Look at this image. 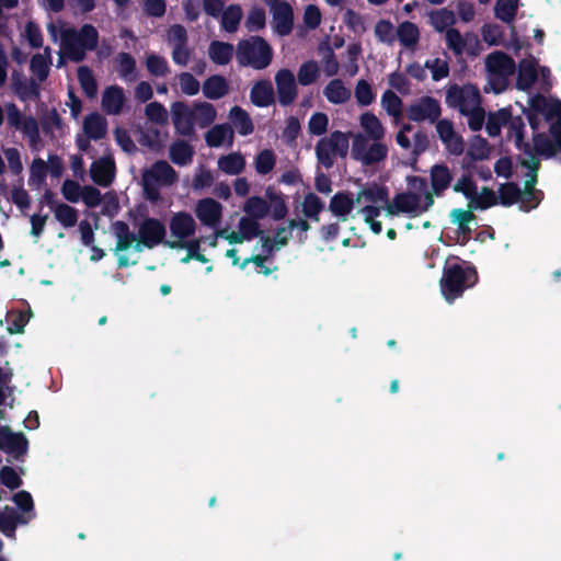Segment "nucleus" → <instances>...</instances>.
Returning a JSON list of instances; mask_svg holds the SVG:
<instances>
[{"label": "nucleus", "instance_id": "nucleus-63", "mask_svg": "<svg viewBox=\"0 0 561 561\" xmlns=\"http://www.w3.org/2000/svg\"><path fill=\"white\" fill-rule=\"evenodd\" d=\"M16 525V513L11 507H4L0 512V530L7 535L12 536Z\"/></svg>", "mask_w": 561, "mask_h": 561}, {"label": "nucleus", "instance_id": "nucleus-30", "mask_svg": "<svg viewBox=\"0 0 561 561\" xmlns=\"http://www.w3.org/2000/svg\"><path fill=\"white\" fill-rule=\"evenodd\" d=\"M83 131L89 139H100L106 133V121L100 114L93 113L84 118Z\"/></svg>", "mask_w": 561, "mask_h": 561}, {"label": "nucleus", "instance_id": "nucleus-19", "mask_svg": "<svg viewBox=\"0 0 561 561\" xmlns=\"http://www.w3.org/2000/svg\"><path fill=\"white\" fill-rule=\"evenodd\" d=\"M172 119L176 130L182 135H191L194 131V114L193 108H190L182 102H175L171 106Z\"/></svg>", "mask_w": 561, "mask_h": 561}, {"label": "nucleus", "instance_id": "nucleus-1", "mask_svg": "<svg viewBox=\"0 0 561 561\" xmlns=\"http://www.w3.org/2000/svg\"><path fill=\"white\" fill-rule=\"evenodd\" d=\"M137 234L130 231L124 221H115L111 230L116 239L114 253L119 267H127L137 262V255L145 249H152L163 242L165 227L157 218L145 217L136 224Z\"/></svg>", "mask_w": 561, "mask_h": 561}, {"label": "nucleus", "instance_id": "nucleus-62", "mask_svg": "<svg viewBox=\"0 0 561 561\" xmlns=\"http://www.w3.org/2000/svg\"><path fill=\"white\" fill-rule=\"evenodd\" d=\"M181 91L186 95H196L201 89L199 82L190 72H182L178 76Z\"/></svg>", "mask_w": 561, "mask_h": 561}, {"label": "nucleus", "instance_id": "nucleus-11", "mask_svg": "<svg viewBox=\"0 0 561 561\" xmlns=\"http://www.w3.org/2000/svg\"><path fill=\"white\" fill-rule=\"evenodd\" d=\"M350 148V134L335 130L321 138L316 146L318 161L331 168L337 157H345Z\"/></svg>", "mask_w": 561, "mask_h": 561}, {"label": "nucleus", "instance_id": "nucleus-17", "mask_svg": "<svg viewBox=\"0 0 561 561\" xmlns=\"http://www.w3.org/2000/svg\"><path fill=\"white\" fill-rule=\"evenodd\" d=\"M222 205L214 198L205 197L197 201L194 214L199 222L209 228H216L222 219Z\"/></svg>", "mask_w": 561, "mask_h": 561}, {"label": "nucleus", "instance_id": "nucleus-59", "mask_svg": "<svg viewBox=\"0 0 561 561\" xmlns=\"http://www.w3.org/2000/svg\"><path fill=\"white\" fill-rule=\"evenodd\" d=\"M266 195L270 199V209L274 219H282L287 214V206L283 196L275 194L271 188L266 191Z\"/></svg>", "mask_w": 561, "mask_h": 561}, {"label": "nucleus", "instance_id": "nucleus-33", "mask_svg": "<svg viewBox=\"0 0 561 561\" xmlns=\"http://www.w3.org/2000/svg\"><path fill=\"white\" fill-rule=\"evenodd\" d=\"M203 93L210 100L220 99L228 93V83L220 76H211L204 82Z\"/></svg>", "mask_w": 561, "mask_h": 561}, {"label": "nucleus", "instance_id": "nucleus-51", "mask_svg": "<svg viewBox=\"0 0 561 561\" xmlns=\"http://www.w3.org/2000/svg\"><path fill=\"white\" fill-rule=\"evenodd\" d=\"M320 76V68L316 61L304 62L298 70V82L301 85H309L317 81Z\"/></svg>", "mask_w": 561, "mask_h": 561}, {"label": "nucleus", "instance_id": "nucleus-12", "mask_svg": "<svg viewBox=\"0 0 561 561\" xmlns=\"http://www.w3.org/2000/svg\"><path fill=\"white\" fill-rule=\"evenodd\" d=\"M388 147L379 140H370L357 133L353 135L351 156L363 165L377 164L386 159Z\"/></svg>", "mask_w": 561, "mask_h": 561}, {"label": "nucleus", "instance_id": "nucleus-44", "mask_svg": "<svg viewBox=\"0 0 561 561\" xmlns=\"http://www.w3.org/2000/svg\"><path fill=\"white\" fill-rule=\"evenodd\" d=\"M518 7L519 0H497L494 7L495 16L505 23H512Z\"/></svg>", "mask_w": 561, "mask_h": 561}, {"label": "nucleus", "instance_id": "nucleus-48", "mask_svg": "<svg viewBox=\"0 0 561 561\" xmlns=\"http://www.w3.org/2000/svg\"><path fill=\"white\" fill-rule=\"evenodd\" d=\"M276 164V156L270 149L260 151L254 158V168L256 173L265 175L274 169Z\"/></svg>", "mask_w": 561, "mask_h": 561}, {"label": "nucleus", "instance_id": "nucleus-41", "mask_svg": "<svg viewBox=\"0 0 561 561\" xmlns=\"http://www.w3.org/2000/svg\"><path fill=\"white\" fill-rule=\"evenodd\" d=\"M380 104L387 114L398 121L402 115V101L392 91L386 90L381 95Z\"/></svg>", "mask_w": 561, "mask_h": 561}, {"label": "nucleus", "instance_id": "nucleus-4", "mask_svg": "<svg viewBox=\"0 0 561 561\" xmlns=\"http://www.w3.org/2000/svg\"><path fill=\"white\" fill-rule=\"evenodd\" d=\"M48 33L54 42L60 38V51L64 56L79 61L87 50L95 48L98 44V31L90 24H85L80 31L66 26L64 23H50Z\"/></svg>", "mask_w": 561, "mask_h": 561}, {"label": "nucleus", "instance_id": "nucleus-21", "mask_svg": "<svg viewBox=\"0 0 561 561\" xmlns=\"http://www.w3.org/2000/svg\"><path fill=\"white\" fill-rule=\"evenodd\" d=\"M124 90L118 85H111L103 91L101 106L110 115H118L125 105Z\"/></svg>", "mask_w": 561, "mask_h": 561}, {"label": "nucleus", "instance_id": "nucleus-54", "mask_svg": "<svg viewBox=\"0 0 561 561\" xmlns=\"http://www.w3.org/2000/svg\"><path fill=\"white\" fill-rule=\"evenodd\" d=\"M238 230L248 241L261 233L259 221L247 215L239 220Z\"/></svg>", "mask_w": 561, "mask_h": 561}, {"label": "nucleus", "instance_id": "nucleus-3", "mask_svg": "<svg viewBox=\"0 0 561 561\" xmlns=\"http://www.w3.org/2000/svg\"><path fill=\"white\" fill-rule=\"evenodd\" d=\"M407 184V191L396 194L391 201L387 199L382 209L386 217L397 215H405L410 218L420 217L433 207V194L428 191L427 183L423 178L409 176Z\"/></svg>", "mask_w": 561, "mask_h": 561}, {"label": "nucleus", "instance_id": "nucleus-14", "mask_svg": "<svg viewBox=\"0 0 561 561\" xmlns=\"http://www.w3.org/2000/svg\"><path fill=\"white\" fill-rule=\"evenodd\" d=\"M446 103L461 114L472 113L481 107L480 91L476 85H453L447 90Z\"/></svg>", "mask_w": 561, "mask_h": 561}, {"label": "nucleus", "instance_id": "nucleus-36", "mask_svg": "<svg viewBox=\"0 0 561 561\" xmlns=\"http://www.w3.org/2000/svg\"><path fill=\"white\" fill-rule=\"evenodd\" d=\"M242 210L247 216L256 220L264 218L268 211V203L260 196H251L243 204Z\"/></svg>", "mask_w": 561, "mask_h": 561}, {"label": "nucleus", "instance_id": "nucleus-15", "mask_svg": "<svg viewBox=\"0 0 561 561\" xmlns=\"http://www.w3.org/2000/svg\"><path fill=\"white\" fill-rule=\"evenodd\" d=\"M440 115L439 102L432 96H422L413 102L407 108V116L412 122L436 121Z\"/></svg>", "mask_w": 561, "mask_h": 561}, {"label": "nucleus", "instance_id": "nucleus-42", "mask_svg": "<svg viewBox=\"0 0 561 561\" xmlns=\"http://www.w3.org/2000/svg\"><path fill=\"white\" fill-rule=\"evenodd\" d=\"M455 21L456 18L454 12L445 8L435 10L430 13V22L438 32H447L448 28H451V25L455 23Z\"/></svg>", "mask_w": 561, "mask_h": 561}, {"label": "nucleus", "instance_id": "nucleus-5", "mask_svg": "<svg viewBox=\"0 0 561 561\" xmlns=\"http://www.w3.org/2000/svg\"><path fill=\"white\" fill-rule=\"evenodd\" d=\"M522 164L527 169L525 190L520 191L513 183L504 184L499 188V199L504 206L519 203L522 210L529 211L539 204V197L534 192V185L537 181L538 160L529 153L527 158L522 159Z\"/></svg>", "mask_w": 561, "mask_h": 561}, {"label": "nucleus", "instance_id": "nucleus-20", "mask_svg": "<svg viewBox=\"0 0 561 561\" xmlns=\"http://www.w3.org/2000/svg\"><path fill=\"white\" fill-rule=\"evenodd\" d=\"M279 102L289 104L297 95V88L294 73L287 69H282L275 77Z\"/></svg>", "mask_w": 561, "mask_h": 561}, {"label": "nucleus", "instance_id": "nucleus-47", "mask_svg": "<svg viewBox=\"0 0 561 561\" xmlns=\"http://www.w3.org/2000/svg\"><path fill=\"white\" fill-rule=\"evenodd\" d=\"M551 137L552 139L545 135L534 137V148L539 156L546 158L552 157L557 149L561 147L552 135Z\"/></svg>", "mask_w": 561, "mask_h": 561}, {"label": "nucleus", "instance_id": "nucleus-27", "mask_svg": "<svg viewBox=\"0 0 561 561\" xmlns=\"http://www.w3.org/2000/svg\"><path fill=\"white\" fill-rule=\"evenodd\" d=\"M274 18L275 30L279 35H286L293 26V10L288 3L279 4L271 10Z\"/></svg>", "mask_w": 561, "mask_h": 561}, {"label": "nucleus", "instance_id": "nucleus-8", "mask_svg": "<svg viewBox=\"0 0 561 561\" xmlns=\"http://www.w3.org/2000/svg\"><path fill=\"white\" fill-rule=\"evenodd\" d=\"M178 181L174 169L165 161H158L142 172V186L146 198L151 202L160 199V188L171 186Z\"/></svg>", "mask_w": 561, "mask_h": 561}, {"label": "nucleus", "instance_id": "nucleus-35", "mask_svg": "<svg viewBox=\"0 0 561 561\" xmlns=\"http://www.w3.org/2000/svg\"><path fill=\"white\" fill-rule=\"evenodd\" d=\"M116 71L125 81H134L136 79V61L126 53H119L115 58Z\"/></svg>", "mask_w": 561, "mask_h": 561}, {"label": "nucleus", "instance_id": "nucleus-46", "mask_svg": "<svg viewBox=\"0 0 561 561\" xmlns=\"http://www.w3.org/2000/svg\"><path fill=\"white\" fill-rule=\"evenodd\" d=\"M511 119V112L507 108H501L489 115L486 123V130L490 136H497L501 133V128L508 124Z\"/></svg>", "mask_w": 561, "mask_h": 561}, {"label": "nucleus", "instance_id": "nucleus-2", "mask_svg": "<svg viewBox=\"0 0 561 561\" xmlns=\"http://www.w3.org/2000/svg\"><path fill=\"white\" fill-rule=\"evenodd\" d=\"M388 199V188L378 183H368L364 185L353 197L350 193H337L330 202V211L346 220L354 208L362 215L364 221L370 227L371 231L379 234L382 225L377 220L382 215L383 205Z\"/></svg>", "mask_w": 561, "mask_h": 561}, {"label": "nucleus", "instance_id": "nucleus-64", "mask_svg": "<svg viewBox=\"0 0 561 561\" xmlns=\"http://www.w3.org/2000/svg\"><path fill=\"white\" fill-rule=\"evenodd\" d=\"M302 213L310 218H314L318 220V215L323 208V205L320 198L313 193H309L305 196L304 202L301 204Z\"/></svg>", "mask_w": 561, "mask_h": 561}, {"label": "nucleus", "instance_id": "nucleus-34", "mask_svg": "<svg viewBox=\"0 0 561 561\" xmlns=\"http://www.w3.org/2000/svg\"><path fill=\"white\" fill-rule=\"evenodd\" d=\"M396 36L405 48H414L420 39V31L415 24L407 21L398 26Z\"/></svg>", "mask_w": 561, "mask_h": 561}, {"label": "nucleus", "instance_id": "nucleus-28", "mask_svg": "<svg viewBox=\"0 0 561 561\" xmlns=\"http://www.w3.org/2000/svg\"><path fill=\"white\" fill-rule=\"evenodd\" d=\"M323 94L332 104H343L351 98V90L340 79L331 80L323 89Z\"/></svg>", "mask_w": 561, "mask_h": 561}, {"label": "nucleus", "instance_id": "nucleus-56", "mask_svg": "<svg viewBox=\"0 0 561 561\" xmlns=\"http://www.w3.org/2000/svg\"><path fill=\"white\" fill-rule=\"evenodd\" d=\"M355 99L362 106L371 104L376 95L373 91L371 85L366 80H359L355 87Z\"/></svg>", "mask_w": 561, "mask_h": 561}, {"label": "nucleus", "instance_id": "nucleus-60", "mask_svg": "<svg viewBox=\"0 0 561 561\" xmlns=\"http://www.w3.org/2000/svg\"><path fill=\"white\" fill-rule=\"evenodd\" d=\"M242 18V11L239 5H230L222 14V27L228 32H233Z\"/></svg>", "mask_w": 561, "mask_h": 561}, {"label": "nucleus", "instance_id": "nucleus-40", "mask_svg": "<svg viewBox=\"0 0 561 561\" xmlns=\"http://www.w3.org/2000/svg\"><path fill=\"white\" fill-rule=\"evenodd\" d=\"M208 55L214 62L226 65L233 55V46L228 43L213 42L209 46Z\"/></svg>", "mask_w": 561, "mask_h": 561}, {"label": "nucleus", "instance_id": "nucleus-52", "mask_svg": "<svg viewBox=\"0 0 561 561\" xmlns=\"http://www.w3.org/2000/svg\"><path fill=\"white\" fill-rule=\"evenodd\" d=\"M374 33L379 42L392 45L396 39L397 30L390 21L380 20L376 23Z\"/></svg>", "mask_w": 561, "mask_h": 561}, {"label": "nucleus", "instance_id": "nucleus-7", "mask_svg": "<svg viewBox=\"0 0 561 561\" xmlns=\"http://www.w3.org/2000/svg\"><path fill=\"white\" fill-rule=\"evenodd\" d=\"M476 283V272L457 263H447L440 279V290L448 302L461 296L463 290Z\"/></svg>", "mask_w": 561, "mask_h": 561}, {"label": "nucleus", "instance_id": "nucleus-50", "mask_svg": "<svg viewBox=\"0 0 561 561\" xmlns=\"http://www.w3.org/2000/svg\"><path fill=\"white\" fill-rule=\"evenodd\" d=\"M47 170V163L43 159H34L30 168L28 184L35 188H39L45 182Z\"/></svg>", "mask_w": 561, "mask_h": 561}, {"label": "nucleus", "instance_id": "nucleus-32", "mask_svg": "<svg viewBox=\"0 0 561 561\" xmlns=\"http://www.w3.org/2000/svg\"><path fill=\"white\" fill-rule=\"evenodd\" d=\"M232 129L228 125H215L211 129H209L206 134V142L210 147H220L225 144L232 142Z\"/></svg>", "mask_w": 561, "mask_h": 561}, {"label": "nucleus", "instance_id": "nucleus-22", "mask_svg": "<svg viewBox=\"0 0 561 561\" xmlns=\"http://www.w3.org/2000/svg\"><path fill=\"white\" fill-rule=\"evenodd\" d=\"M27 442L22 434L12 433L8 427L0 428V448L14 456L26 451Z\"/></svg>", "mask_w": 561, "mask_h": 561}, {"label": "nucleus", "instance_id": "nucleus-31", "mask_svg": "<svg viewBox=\"0 0 561 561\" xmlns=\"http://www.w3.org/2000/svg\"><path fill=\"white\" fill-rule=\"evenodd\" d=\"M531 106L547 117L561 118V102L559 100L536 96L531 100Z\"/></svg>", "mask_w": 561, "mask_h": 561}, {"label": "nucleus", "instance_id": "nucleus-6", "mask_svg": "<svg viewBox=\"0 0 561 561\" xmlns=\"http://www.w3.org/2000/svg\"><path fill=\"white\" fill-rule=\"evenodd\" d=\"M485 69L488 85L484 87V91L499 94L507 88L510 78L515 71V62L504 53L494 51L485 58Z\"/></svg>", "mask_w": 561, "mask_h": 561}, {"label": "nucleus", "instance_id": "nucleus-29", "mask_svg": "<svg viewBox=\"0 0 561 561\" xmlns=\"http://www.w3.org/2000/svg\"><path fill=\"white\" fill-rule=\"evenodd\" d=\"M218 168L229 175H238L245 169V159L239 152H232L218 159Z\"/></svg>", "mask_w": 561, "mask_h": 561}, {"label": "nucleus", "instance_id": "nucleus-25", "mask_svg": "<svg viewBox=\"0 0 561 561\" xmlns=\"http://www.w3.org/2000/svg\"><path fill=\"white\" fill-rule=\"evenodd\" d=\"M451 182V174L449 169L443 164H435L431 169V190L434 196H440L442 193L449 186Z\"/></svg>", "mask_w": 561, "mask_h": 561}, {"label": "nucleus", "instance_id": "nucleus-9", "mask_svg": "<svg viewBox=\"0 0 561 561\" xmlns=\"http://www.w3.org/2000/svg\"><path fill=\"white\" fill-rule=\"evenodd\" d=\"M236 56L243 66L264 69L272 60V49L261 37H251L239 43Z\"/></svg>", "mask_w": 561, "mask_h": 561}, {"label": "nucleus", "instance_id": "nucleus-23", "mask_svg": "<svg viewBox=\"0 0 561 561\" xmlns=\"http://www.w3.org/2000/svg\"><path fill=\"white\" fill-rule=\"evenodd\" d=\"M359 126L363 129L362 135L366 136L370 140L382 141L386 135V128L381 121L371 112H365L360 114Z\"/></svg>", "mask_w": 561, "mask_h": 561}, {"label": "nucleus", "instance_id": "nucleus-53", "mask_svg": "<svg viewBox=\"0 0 561 561\" xmlns=\"http://www.w3.org/2000/svg\"><path fill=\"white\" fill-rule=\"evenodd\" d=\"M78 79L84 93L89 98H94L98 92V84L92 71L87 67H80L78 69Z\"/></svg>", "mask_w": 561, "mask_h": 561}, {"label": "nucleus", "instance_id": "nucleus-61", "mask_svg": "<svg viewBox=\"0 0 561 561\" xmlns=\"http://www.w3.org/2000/svg\"><path fill=\"white\" fill-rule=\"evenodd\" d=\"M146 66L149 72L157 77H163L169 72L167 60L156 54L147 56Z\"/></svg>", "mask_w": 561, "mask_h": 561}, {"label": "nucleus", "instance_id": "nucleus-24", "mask_svg": "<svg viewBox=\"0 0 561 561\" xmlns=\"http://www.w3.org/2000/svg\"><path fill=\"white\" fill-rule=\"evenodd\" d=\"M436 130L440 140L446 145L447 149L454 154H460L463 150L461 138L455 133L453 124L446 119L439 121Z\"/></svg>", "mask_w": 561, "mask_h": 561}, {"label": "nucleus", "instance_id": "nucleus-13", "mask_svg": "<svg viewBox=\"0 0 561 561\" xmlns=\"http://www.w3.org/2000/svg\"><path fill=\"white\" fill-rule=\"evenodd\" d=\"M454 191L461 193L468 199V207L471 210L474 209H486L497 203V196L495 192L488 187H482L480 191L477 190V185L470 176H462L454 185Z\"/></svg>", "mask_w": 561, "mask_h": 561}, {"label": "nucleus", "instance_id": "nucleus-57", "mask_svg": "<svg viewBox=\"0 0 561 561\" xmlns=\"http://www.w3.org/2000/svg\"><path fill=\"white\" fill-rule=\"evenodd\" d=\"M329 126V116L322 112H316L308 122V131L314 136L325 134Z\"/></svg>", "mask_w": 561, "mask_h": 561}, {"label": "nucleus", "instance_id": "nucleus-43", "mask_svg": "<svg viewBox=\"0 0 561 561\" xmlns=\"http://www.w3.org/2000/svg\"><path fill=\"white\" fill-rule=\"evenodd\" d=\"M50 62V48L47 47L43 54H36L33 56L31 60V70L33 75L36 76L38 80H44L48 75Z\"/></svg>", "mask_w": 561, "mask_h": 561}, {"label": "nucleus", "instance_id": "nucleus-18", "mask_svg": "<svg viewBox=\"0 0 561 561\" xmlns=\"http://www.w3.org/2000/svg\"><path fill=\"white\" fill-rule=\"evenodd\" d=\"M90 174L96 184L101 186L110 185L115 176L113 157L107 154L95 160L90 168Z\"/></svg>", "mask_w": 561, "mask_h": 561}, {"label": "nucleus", "instance_id": "nucleus-55", "mask_svg": "<svg viewBox=\"0 0 561 561\" xmlns=\"http://www.w3.org/2000/svg\"><path fill=\"white\" fill-rule=\"evenodd\" d=\"M19 131H21L28 139L30 146L33 149H38L41 139L38 125L35 118L30 116L26 122L23 123V126Z\"/></svg>", "mask_w": 561, "mask_h": 561}, {"label": "nucleus", "instance_id": "nucleus-58", "mask_svg": "<svg viewBox=\"0 0 561 561\" xmlns=\"http://www.w3.org/2000/svg\"><path fill=\"white\" fill-rule=\"evenodd\" d=\"M425 67L431 71L434 81L444 79L449 73V67L446 59L432 58L426 60Z\"/></svg>", "mask_w": 561, "mask_h": 561}, {"label": "nucleus", "instance_id": "nucleus-49", "mask_svg": "<svg viewBox=\"0 0 561 561\" xmlns=\"http://www.w3.org/2000/svg\"><path fill=\"white\" fill-rule=\"evenodd\" d=\"M193 150L191 146L184 141H178L170 148L171 160L180 165H185L191 162Z\"/></svg>", "mask_w": 561, "mask_h": 561}, {"label": "nucleus", "instance_id": "nucleus-26", "mask_svg": "<svg viewBox=\"0 0 561 561\" xmlns=\"http://www.w3.org/2000/svg\"><path fill=\"white\" fill-rule=\"evenodd\" d=\"M472 210L456 208L450 211V221L457 226L459 238L466 240L471 231V224L474 221Z\"/></svg>", "mask_w": 561, "mask_h": 561}, {"label": "nucleus", "instance_id": "nucleus-39", "mask_svg": "<svg viewBox=\"0 0 561 561\" xmlns=\"http://www.w3.org/2000/svg\"><path fill=\"white\" fill-rule=\"evenodd\" d=\"M54 216L65 228H71L76 226L78 221L77 210L67 204H54L51 205Z\"/></svg>", "mask_w": 561, "mask_h": 561}, {"label": "nucleus", "instance_id": "nucleus-38", "mask_svg": "<svg viewBox=\"0 0 561 561\" xmlns=\"http://www.w3.org/2000/svg\"><path fill=\"white\" fill-rule=\"evenodd\" d=\"M194 121L199 127L204 128L216 119V110L213 104L199 102L193 107Z\"/></svg>", "mask_w": 561, "mask_h": 561}, {"label": "nucleus", "instance_id": "nucleus-45", "mask_svg": "<svg viewBox=\"0 0 561 561\" xmlns=\"http://www.w3.org/2000/svg\"><path fill=\"white\" fill-rule=\"evenodd\" d=\"M251 100L257 106H266L273 100V88L271 82H257L251 91Z\"/></svg>", "mask_w": 561, "mask_h": 561}, {"label": "nucleus", "instance_id": "nucleus-37", "mask_svg": "<svg viewBox=\"0 0 561 561\" xmlns=\"http://www.w3.org/2000/svg\"><path fill=\"white\" fill-rule=\"evenodd\" d=\"M229 119L240 135L245 136L253 131V124L247 112L241 107H232L229 113Z\"/></svg>", "mask_w": 561, "mask_h": 561}, {"label": "nucleus", "instance_id": "nucleus-10", "mask_svg": "<svg viewBox=\"0 0 561 561\" xmlns=\"http://www.w3.org/2000/svg\"><path fill=\"white\" fill-rule=\"evenodd\" d=\"M197 224L190 213H173L169 220L170 238L164 244L171 249H184L194 239Z\"/></svg>", "mask_w": 561, "mask_h": 561}, {"label": "nucleus", "instance_id": "nucleus-16", "mask_svg": "<svg viewBox=\"0 0 561 561\" xmlns=\"http://www.w3.org/2000/svg\"><path fill=\"white\" fill-rule=\"evenodd\" d=\"M538 62L535 58L529 57L523 59L518 67V78L516 85L520 90H528L540 75L541 81L545 85H548L550 78V70L546 67H541L538 71Z\"/></svg>", "mask_w": 561, "mask_h": 561}]
</instances>
